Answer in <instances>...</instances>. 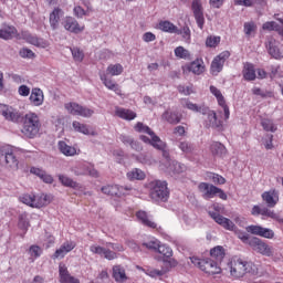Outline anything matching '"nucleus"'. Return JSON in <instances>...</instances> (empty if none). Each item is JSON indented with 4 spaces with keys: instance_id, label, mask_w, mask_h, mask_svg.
Listing matches in <instances>:
<instances>
[{
    "instance_id": "obj_46",
    "label": "nucleus",
    "mask_w": 283,
    "mask_h": 283,
    "mask_svg": "<svg viewBox=\"0 0 283 283\" xmlns=\"http://www.w3.org/2000/svg\"><path fill=\"white\" fill-rule=\"evenodd\" d=\"M137 270L143 271V273H145L149 277H163V275H165V271H163V270H156V269H146L145 270L140 265H137Z\"/></svg>"
},
{
    "instance_id": "obj_19",
    "label": "nucleus",
    "mask_w": 283,
    "mask_h": 283,
    "mask_svg": "<svg viewBox=\"0 0 283 283\" xmlns=\"http://www.w3.org/2000/svg\"><path fill=\"white\" fill-rule=\"evenodd\" d=\"M62 25L67 32H72L73 34H81V32L85 30V27L78 24V21L73 17H66L63 20Z\"/></svg>"
},
{
    "instance_id": "obj_21",
    "label": "nucleus",
    "mask_w": 283,
    "mask_h": 283,
    "mask_svg": "<svg viewBox=\"0 0 283 283\" xmlns=\"http://www.w3.org/2000/svg\"><path fill=\"white\" fill-rule=\"evenodd\" d=\"M74 249H76V242L74 241H66L64 242L53 254V260H61L63 258H65V255H67V253H70V251H74Z\"/></svg>"
},
{
    "instance_id": "obj_64",
    "label": "nucleus",
    "mask_w": 283,
    "mask_h": 283,
    "mask_svg": "<svg viewBox=\"0 0 283 283\" xmlns=\"http://www.w3.org/2000/svg\"><path fill=\"white\" fill-rule=\"evenodd\" d=\"M20 96H30V87L28 85H21L18 88Z\"/></svg>"
},
{
    "instance_id": "obj_55",
    "label": "nucleus",
    "mask_w": 283,
    "mask_h": 283,
    "mask_svg": "<svg viewBox=\"0 0 283 283\" xmlns=\"http://www.w3.org/2000/svg\"><path fill=\"white\" fill-rule=\"evenodd\" d=\"M136 159L138 163H142V165H154V163H156V160H154V158L147 154H140L136 157Z\"/></svg>"
},
{
    "instance_id": "obj_51",
    "label": "nucleus",
    "mask_w": 283,
    "mask_h": 283,
    "mask_svg": "<svg viewBox=\"0 0 283 283\" xmlns=\"http://www.w3.org/2000/svg\"><path fill=\"white\" fill-rule=\"evenodd\" d=\"M19 227L22 229V231H28V228L30 227V219L28 212H22L19 214Z\"/></svg>"
},
{
    "instance_id": "obj_53",
    "label": "nucleus",
    "mask_w": 283,
    "mask_h": 283,
    "mask_svg": "<svg viewBox=\"0 0 283 283\" xmlns=\"http://www.w3.org/2000/svg\"><path fill=\"white\" fill-rule=\"evenodd\" d=\"M255 3H264L262 0H234V6H242L243 8H253Z\"/></svg>"
},
{
    "instance_id": "obj_15",
    "label": "nucleus",
    "mask_w": 283,
    "mask_h": 283,
    "mask_svg": "<svg viewBox=\"0 0 283 283\" xmlns=\"http://www.w3.org/2000/svg\"><path fill=\"white\" fill-rule=\"evenodd\" d=\"M245 231L248 233H251L252 235L265 238L266 240H273L275 238V232L273 230H271L270 228H264L262 226L251 224L245 228Z\"/></svg>"
},
{
    "instance_id": "obj_11",
    "label": "nucleus",
    "mask_w": 283,
    "mask_h": 283,
    "mask_svg": "<svg viewBox=\"0 0 283 283\" xmlns=\"http://www.w3.org/2000/svg\"><path fill=\"white\" fill-rule=\"evenodd\" d=\"M249 245L253 251L260 253L261 255H265V258H272L273 255V248L266 242L262 241L260 238L253 237L249 240Z\"/></svg>"
},
{
    "instance_id": "obj_50",
    "label": "nucleus",
    "mask_w": 283,
    "mask_h": 283,
    "mask_svg": "<svg viewBox=\"0 0 283 283\" xmlns=\"http://www.w3.org/2000/svg\"><path fill=\"white\" fill-rule=\"evenodd\" d=\"M128 180H145V171L134 168L127 172Z\"/></svg>"
},
{
    "instance_id": "obj_4",
    "label": "nucleus",
    "mask_w": 283,
    "mask_h": 283,
    "mask_svg": "<svg viewBox=\"0 0 283 283\" xmlns=\"http://www.w3.org/2000/svg\"><path fill=\"white\" fill-rule=\"evenodd\" d=\"M210 218H212V220H214V222H217V224H220V227H222L227 231H234V233H235L237 238H239V240H242V242H248V244H249V240H250L249 234L247 232H242V231L238 230V227H235V223H233V221H231V219L226 218L218 212H210Z\"/></svg>"
},
{
    "instance_id": "obj_32",
    "label": "nucleus",
    "mask_w": 283,
    "mask_h": 283,
    "mask_svg": "<svg viewBox=\"0 0 283 283\" xmlns=\"http://www.w3.org/2000/svg\"><path fill=\"white\" fill-rule=\"evenodd\" d=\"M281 24H277L275 21H269L263 23V30L275 31L280 34V36H283V19H277Z\"/></svg>"
},
{
    "instance_id": "obj_37",
    "label": "nucleus",
    "mask_w": 283,
    "mask_h": 283,
    "mask_svg": "<svg viewBox=\"0 0 283 283\" xmlns=\"http://www.w3.org/2000/svg\"><path fill=\"white\" fill-rule=\"evenodd\" d=\"M61 17H63V10L55 8L50 14V25L52 30H56L59 28V21H61Z\"/></svg>"
},
{
    "instance_id": "obj_60",
    "label": "nucleus",
    "mask_w": 283,
    "mask_h": 283,
    "mask_svg": "<svg viewBox=\"0 0 283 283\" xmlns=\"http://www.w3.org/2000/svg\"><path fill=\"white\" fill-rule=\"evenodd\" d=\"M252 94H254V96H261V98H266V96H271V93H266L262 91L260 87H253Z\"/></svg>"
},
{
    "instance_id": "obj_10",
    "label": "nucleus",
    "mask_w": 283,
    "mask_h": 283,
    "mask_svg": "<svg viewBox=\"0 0 283 283\" xmlns=\"http://www.w3.org/2000/svg\"><path fill=\"white\" fill-rule=\"evenodd\" d=\"M64 107L69 114H72V116H81L82 118H92V116H94V109L87 106H81L74 102L66 103Z\"/></svg>"
},
{
    "instance_id": "obj_29",
    "label": "nucleus",
    "mask_w": 283,
    "mask_h": 283,
    "mask_svg": "<svg viewBox=\"0 0 283 283\" xmlns=\"http://www.w3.org/2000/svg\"><path fill=\"white\" fill-rule=\"evenodd\" d=\"M30 171L33 174V176H38V178L43 180L46 185H52L54 182V178L41 168L32 167Z\"/></svg>"
},
{
    "instance_id": "obj_12",
    "label": "nucleus",
    "mask_w": 283,
    "mask_h": 283,
    "mask_svg": "<svg viewBox=\"0 0 283 283\" xmlns=\"http://www.w3.org/2000/svg\"><path fill=\"white\" fill-rule=\"evenodd\" d=\"M0 115L9 123H19L22 116L19 109L7 104H0Z\"/></svg>"
},
{
    "instance_id": "obj_39",
    "label": "nucleus",
    "mask_w": 283,
    "mask_h": 283,
    "mask_svg": "<svg viewBox=\"0 0 283 283\" xmlns=\"http://www.w3.org/2000/svg\"><path fill=\"white\" fill-rule=\"evenodd\" d=\"M27 41L28 43H30L31 45H34L35 48L45 49L50 45V43L46 40H44L43 38H38L35 35H28Z\"/></svg>"
},
{
    "instance_id": "obj_33",
    "label": "nucleus",
    "mask_w": 283,
    "mask_h": 283,
    "mask_svg": "<svg viewBox=\"0 0 283 283\" xmlns=\"http://www.w3.org/2000/svg\"><path fill=\"white\" fill-rule=\"evenodd\" d=\"M115 114L118 118H123V120H134L136 118V113L127 108L117 107Z\"/></svg>"
},
{
    "instance_id": "obj_34",
    "label": "nucleus",
    "mask_w": 283,
    "mask_h": 283,
    "mask_svg": "<svg viewBox=\"0 0 283 283\" xmlns=\"http://www.w3.org/2000/svg\"><path fill=\"white\" fill-rule=\"evenodd\" d=\"M57 147L63 156L72 157L76 156V148L67 145L64 140L59 142Z\"/></svg>"
},
{
    "instance_id": "obj_42",
    "label": "nucleus",
    "mask_w": 283,
    "mask_h": 283,
    "mask_svg": "<svg viewBox=\"0 0 283 283\" xmlns=\"http://www.w3.org/2000/svg\"><path fill=\"white\" fill-rule=\"evenodd\" d=\"M127 191H133V189L129 187L118 185L111 186V196H127Z\"/></svg>"
},
{
    "instance_id": "obj_59",
    "label": "nucleus",
    "mask_w": 283,
    "mask_h": 283,
    "mask_svg": "<svg viewBox=\"0 0 283 283\" xmlns=\"http://www.w3.org/2000/svg\"><path fill=\"white\" fill-rule=\"evenodd\" d=\"M22 59H34V52L28 48H23L19 52Z\"/></svg>"
},
{
    "instance_id": "obj_61",
    "label": "nucleus",
    "mask_w": 283,
    "mask_h": 283,
    "mask_svg": "<svg viewBox=\"0 0 283 283\" xmlns=\"http://www.w3.org/2000/svg\"><path fill=\"white\" fill-rule=\"evenodd\" d=\"M74 15L77 17V19H83L85 14H87L86 11L83 10L81 6H77L73 9Z\"/></svg>"
},
{
    "instance_id": "obj_14",
    "label": "nucleus",
    "mask_w": 283,
    "mask_h": 283,
    "mask_svg": "<svg viewBox=\"0 0 283 283\" xmlns=\"http://www.w3.org/2000/svg\"><path fill=\"white\" fill-rule=\"evenodd\" d=\"M229 56H231V53L229 51H223L212 60L210 72L213 76H218V74L222 72L224 63L227 62Z\"/></svg>"
},
{
    "instance_id": "obj_58",
    "label": "nucleus",
    "mask_w": 283,
    "mask_h": 283,
    "mask_svg": "<svg viewBox=\"0 0 283 283\" xmlns=\"http://www.w3.org/2000/svg\"><path fill=\"white\" fill-rule=\"evenodd\" d=\"M209 178L214 185H224L227 182V179L218 174L210 172Z\"/></svg>"
},
{
    "instance_id": "obj_31",
    "label": "nucleus",
    "mask_w": 283,
    "mask_h": 283,
    "mask_svg": "<svg viewBox=\"0 0 283 283\" xmlns=\"http://www.w3.org/2000/svg\"><path fill=\"white\" fill-rule=\"evenodd\" d=\"M72 127L74 132H78V134H84V136H96V132L90 130V126L86 124H81V122L74 120L72 123Z\"/></svg>"
},
{
    "instance_id": "obj_36",
    "label": "nucleus",
    "mask_w": 283,
    "mask_h": 283,
    "mask_svg": "<svg viewBox=\"0 0 283 283\" xmlns=\"http://www.w3.org/2000/svg\"><path fill=\"white\" fill-rule=\"evenodd\" d=\"M27 255H29V262H36L40 255H43V249L39 245H31L27 250Z\"/></svg>"
},
{
    "instance_id": "obj_20",
    "label": "nucleus",
    "mask_w": 283,
    "mask_h": 283,
    "mask_svg": "<svg viewBox=\"0 0 283 283\" xmlns=\"http://www.w3.org/2000/svg\"><path fill=\"white\" fill-rule=\"evenodd\" d=\"M210 93L213 94V96L217 98L218 105L222 107L226 120H229V116L231 115V113L229 111V106H227V102L224 101L222 92H220L218 87L211 85Z\"/></svg>"
},
{
    "instance_id": "obj_47",
    "label": "nucleus",
    "mask_w": 283,
    "mask_h": 283,
    "mask_svg": "<svg viewBox=\"0 0 283 283\" xmlns=\"http://www.w3.org/2000/svg\"><path fill=\"white\" fill-rule=\"evenodd\" d=\"M175 56L177 59H182L184 61H189L191 59V53L185 46H177L175 49Z\"/></svg>"
},
{
    "instance_id": "obj_41",
    "label": "nucleus",
    "mask_w": 283,
    "mask_h": 283,
    "mask_svg": "<svg viewBox=\"0 0 283 283\" xmlns=\"http://www.w3.org/2000/svg\"><path fill=\"white\" fill-rule=\"evenodd\" d=\"M159 30H161V32H168V34H176L178 27L169 21H161L159 22Z\"/></svg>"
},
{
    "instance_id": "obj_1",
    "label": "nucleus",
    "mask_w": 283,
    "mask_h": 283,
    "mask_svg": "<svg viewBox=\"0 0 283 283\" xmlns=\"http://www.w3.org/2000/svg\"><path fill=\"white\" fill-rule=\"evenodd\" d=\"M135 130L138 132L139 134H148L149 137L142 135L140 140L143 143H146L147 145H151L155 149H158L159 151H163L164 156V161L161 163L160 167L166 174H169V176H180L187 167L184 164H180L176 160H171L169 157V153L167 151V143L163 142L149 126L143 124V123H137L135 125Z\"/></svg>"
},
{
    "instance_id": "obj_17",
    "label": "nucleus",
    "mask_w": 283,
    "mask_h": 283,
    "mask_svg": "<svg viewBox=\"0 0 283 283\" xmlns=\"http://www.w3.org/2000/svg\"><path fill=\"white\" fill-rule=\"evenodd\" d=\"M191 10L196 19L198 28H205V11L202 9V0H192Z\"/></svg>"
},
{
    "instance_id": "obj_30",
    "label": "nucleus",
    "mask_w": 283,
    "mask_h": 283,
    "mask_svg": "<svg viewBox=\"0 0 283 283\" xmlns=\"http://www.w3.org/2000/svg\"><path fill=\"white\" fill-rule=\"evenodd\" d=\"M136 218L139 222H142V224H144V227H149V229H156V227H158V224L151 220V217H149L147 212L143 210H139L136 213Z\"/></svg>"
},
{
    "instance_id": "obj_26",
    "label": "nucleus",
    "mask_w": 283,
    "mask_h": 283,
    "mask_svg": "<svg viewBox=\"0 0 283 283\" xmlns=\"http://www.w3.org/2000/svg\"><path fill=\"white\" fill-rule=\"evenodd\" d=\"M19 32L17 31V28L12 25L4 24L0 29V39H3L4 41H10L11 39H14V36H18Z\"/></svg>"
},
{
    "instance_id": "obj_3",
    "label": "nucleus",
    "mask_w": 283,
    "mask_h": 283,
    "mask_svg": "<svg viewBox=\"0 0 283 283\" xmlns=\"http://www.w3.org/2000/svg\"><path fill=\"white\" fill-rule=\"evenodd\" d=\"M253 263L248 262L241 258L234 256L228 262L226 271H229L230 275L235 279L244 277L247 273H251Z\"/></svg>"
},
{
    "instance_id": "obj_40",
    "label": "nucleus",
    "mask_w": 283,
    "mask_h": 283,
    "mask_svg": "<svg viewBox=\"0 0 283 283\" xmlns=\"http://www.w3.org/2000/svg\"><path fill=\"white\" fill-rule=\"evenodd\" d=\"M243 78L245 81H255V67L251 63H245L243 67Z\"/></svg>"
},
{
    "instance_id": "obj_23",
    "label": "nucleus",
    "mask_w": 283,
    "mask_h": 283,
    "mask_svg": "<svg viewBox=\"0 0 283 283\" xmlns=\"http://www.w3.org/2000/svg\"><path fill=\"white\" fill-rule=\"evenodd\" d=\"M99 78L107 90H111V92H115L117 96H120V86L116 82H114V80L107 77V73L99 72Z\"/></svg>"
},
{
    "instance_id": "obj_27",
    "label": "nucleus",
    "mask_w": 283,
    "mask_h": 283,
    "mask_svg": "<svg viewBox=\"0 0 283 283\" xmlns=\"http://www.w3.org/2000/svg\"><path fill=\"white\" fill-rule=\"evenodd\" d=\"M60 282L61 283H81L78 279L71 276L67 268L63 264L59 265Z\"/></svg>"
},
{
    "instance_id": "obj_44",
    "label": "nucleus",
    "mask_w": 283,
    "mask_h": 283,
    "mask_svg": "<svg viewBox=\"0 0 283 283\" xmlns=\"http://www.w3.org/2000/svg\"><path fill=\"white\" fill-rule=\"evenodd\" d=\"M59 180L64 187H71L72 189H81V185H78V182L73 181L72 178L65 175H60Z\"/></svg>"
},
{
    "instance_id": "obj_54",
    "label": "nucleus",
    "mask_w": 283,
    "mask_h": 283,
    "mask_svg": "<svg viewBox=\"0 0 283 283\" xmlns=\"http://www.w3.org/2000/svg\"><path fill=\"white\" fill-rule=\"evenodd\" d=\"M157 253H160V255H164V258H171V255H174V251L169 248V245L161 243H159V247L157 248Z\"/></svg>"
},
{
    "instance_id": "obj_57",
    "label": "nucleus",
    "mask_w": 283,
    "mask_h": 283,
    "mask_svg": "<svg viewBox=\"0 0 283 283\" xmlns=\"http://www.w3.org/2000/svg\"><path fill=\"white\" fill-rule=\"evenodd\" d=\"M71 53H72L74 61H76L77 63H81V61H83V59H85V54H83V51H81V49H78V48H72Z\"/></svg>"
},
{
    "instance_id": "obj_35",
    "label": "nucleus",
    "mask_w": 283,
    "mask_h": 283,
    "mask_svg": "<svg viewBox=\"0 0 283 283\" xmlns=\"http://www.w3.org/2000/svg\"><path fill=\"white\" fill-rule=\"evenodd\" d=\"M113 277L115 282H127V274L125 273V269L120 265L113 266Z\"/></svg>"
},
{
    "instance_id": "obj_13",
    "label": "nucleus",
    "mask_w": 283,
    "mask_h": 283,
    "mask_svg": "<svg viewBox=\"0 0 283 283\" xmlns=\"http://www.w3.org/2000/svg\"><path fill=\"white\" fill-rule=\"evenodd\" d=\"M0 164L6 165V167H10L11 169H18L19 159L14 156V153L9 148L0 149Z\"/></svg>"
},
{
    "instance_id": "obj_22",
    "label": "nucleus",
    "mask_w": 283,
    "mask_h": 283,
    "mask_svg": "<svg viewBox=\"0 0 283 283\" xmlns=\"http://www.w3.org/2000/svg\"><path fill=\"white\" fill-rule=\"evenodd\" d=\"M261 198L270 209H273L280 202V193L275 190L264 191Z\"/></svg>"
},
{
    "instance_id": "obj_9",
    "label": "nucleus",
    "mask_w": 283,
    "mask_h": 283,
    "mask_svg": "<svg viewBox=\"0 0 283 283\" xmlns=\"http://www.w3.org/2000/svg\"><path fill=\"white\" fill-rule=\"evenodd\" d=\"M198 189L200 193H202L205 200H211V198H216V196H218L221 200H227V193L224 192V190L211 184L201 182L199 184Z\"/></svg>"
},
{
    "instance_id": "obj_5",
    "label": "nucleus",
    "mask_w": 283,
    "mask_h": 283,
    "mask_svg": "<svg viewBox=\"0 0 283 283\" xmlns=\"http://www.w3.org/2000/svg\"><path fill=\"white\" fill-rule=\"evenodd\" d=\"M41 130V120L36 113H28L23 119L22 134L27 138H36L39 132Z\"/></svg>"
},
{
    "instance_id": "obj_7",
    "label": "nucleus",
    "mask_w": 283,
    "mask_h": 283,
    "mask_svg": "<svg viewBox=\"0 0 283 283\" xmlns=\"http://www.w3.org/2000/svg\"><path fill=\"white\" fill-rule=\"evenodd\" d=\"M149 195L155 202H167L169 199V189L167 181L153 180L148 184Z\"/></svg>"
},
{
    "instance_id": "obj_56",
    "label": "nucleus",
    "mask_w": 283,
    "mask_h": 283,
    "mask_svg": "<svg viewBox=\"0 0 283 283\" xmlns=\"http://www.w3.org/2000/svg\"><path fill=\"white\" fill-rule=\"evenodd\" d=\"M220 45V36L210 35L206 39L207 48H218Z\"/></svg>"
},
{
    "instance_id": "obj_2",
    "label": "nucleus",
    "mask_w": 283,
    "mask_h": 283,
    "mask_svg": "<svg viewBox=\"0 0 283 283\" xmlns=\"http://www.w3.org/2000/svg\"><path fill=\"white\" fill-rule=\"evenodd\" d=\"M181 105L190 112H195L196 114H202L203 116H207V118L203 122V125L205 127H207V129H217V132H222V122L218 119L216 111L209 109V107L205 104L198 105L189 99H184L181 102Z\"/></svg>"
},
{
    "instance_id": "obj_45",
    "label": "nucleus",
    "mask_w": 283,
    "mask_h": 283,
    "mask_svg": "<svg viewBox=\"0 0 283 283\" xmlns=\"http://www.w3.org/2000/svg\"><path fill=\"white\" fill-rule=\"evenodd\" d=\"M210 255L211 258H214V260H217L218 262H222V260H224V248H222L221 245H218L213 249L210 250Z\"/></svg>"
},
{
    "instance_id": "obj_28",
    "label": "nucleus",
    "mask_w": 283,
    "mask_h": 283,
    "mask_svg": "<svg viewBox=\"0 0 283 283\" xmlns=\"http://www.w3.org/2000/svg\"><path fill=\"white\" fill-rule=\"evenodd\" d=\"M210 151L212 156H216L217 158H224V156H227V147L220 142H212L210 144Z\"/></svg>"
},
{
    "instance_id": "obj_8",
    "label": "nucleus",
    "mask_w": 283,
    "mask_h": 283,
    "mask_svg": "<svg viewBox=\"0 0 283 283\" xmlns=\"http://www.w3.org/2000/svg\"><path fill=\"white\" fill-rule=\"evenodd\" d=\"M190 261L195 266H198L203 273L208 275H218L222 273V268L218 265L217 261L212 259H198V256H191Z\"/></svg>"
},
{
    "instance_id": "obj_24",
    "label": "nucleus",
    "mask_w": 283,
    "mask_h": 283,
    "mask_svg": "<svg viewBox=\"0 0 283 283\" xmlns=\"http://www.w3.org/2000/svg\"><path fill=\"white\" fill-rule=\"evenodd\" d=\"M29 101L34 105V107H41L45 101V95L41 88L35 87L32 88Z\"/></svg>"
},
{
    "instance_id": "obj_6",
    "label": "nucleus",
    "mask_w": 283,
    "mask_h": 283,
    "mask_svg": "<svg viewBox=\"0 0 283 283\" xmlns=\"http://www.w3.org/2000/svg\"><path fill=\"white\" fill-rule=\"evenodd\" d=\"M20 202L27 205V207H32L33 209H41L42 207H48L52 202V197L45 193H24L19 197Z\"/></svg>"
},
{
    "instance_id": "obj_52",
    "label": "nucleus",
    "mask_w": 283,
    "mask_h": 283,
    "mask_svg": "<svg viewBox=\"0 0 283 283\" xmlns=\"http://www.w3.org/2000/svg\"><path fill=\"white\" fill-rule=\"evenodd\" d=\"M178 147L182 151V154H193V151L196 150L193 144L189 142H180L178 144Z\"/></svg>"
},
{
    "instance_id": "obj_25",
    "label": "nucleus",
    "mask_w": 283,
    "mask_h": 283,
    "mask_svg": "<svg viewBox=\"0 0 283 283\" xmlns=\"http://www.w3.org/2000/svg\"><path fill=\"white\" fill-rule=\"evenodd\" d=\"M268 52L273 59H283L282 51H280V42L273 38L268 42Z\"/></svg>"
},
{
    "instance_id": "obj_16",
    "label": "nucleus",
    "mask_w": 283,
    "mask_h": 283,
    "mask_svg": "<svg viewBox=\"0 0 283 283\" xmlns=\"http://www.w3.org/2000/svg\"><path fill=\"white\" fill-rule=\"evenodd\" d=\"M181 70L184 74H189V72H191L196 76H200V74H205V61H202V59H196L195 61L185 64Z\"/></svg>"
},
{
    "instance_id": "obj_38",
    "label": "nucleus",
    "mask_w": 283,
    "mask_h": 283,
    "mask_svg": "<svg viewBox=\"0 0 283 283\" xmlns=\"http://www.w3.org/2000/svg\"><path fill=\"white\" fill-rule=\"evenodd\" d=\"M163 119L167 120V123H170V125H178V123H180L182 119V116L176 112L166 111L163 114Z\"/></svg>"
},
{
    "instance_id": "obj_63",
    "label": "nucleus",
    "mask_w": 283,
    "mask_h": 283,
    "mask_svg": "<svg viewBox=\"0 0 283 283\" xmlns=\"http://www.w3.org/2000/svg\"><path fill=\"white\" fill-rule=\"evenodd\" d=\"M156 39V34L151 32H146L143 34V41L145 43H151Z\"/></svg>"
},
{
    "instance_id": "obj_49",
    "label": "nucleus",
    "mask_w": 283,
    "mask_h": 283,
    "mask_svg": "<svg viewBox=\"0 0 283 283\" xmlns=\"http://www.w3.org/2000/svg\"><path fill=\"white\" fill-rule=\"evenodd\" d=\"M175 34L181 36L185 43H191V30L189 27H184L181 29L177 28V32H175Z\"/></svg>"
},
{
    "instance_id": "obj_43",
    "label": "nucleus",
    "mask_w": 283,
    "mask_h": 283,
    "mask_svg": "<svg viewBox=\"0 0 283 283\" xmlns=\"http://www.w3.org/2000/svg\"><path fill=\"white\" fill-rule=\"evenodd\" d=\"M261 126L263 127L264 132H271L272 134H275V132H277V125L275 124V122H273V119H261Z\"/></svg>"
},
{
    "instance_id": "obj_18",
    "label": "nucleus",
    "mask_w": 283,
    "mask_h": 283,
    "mask_svg": "<svg viewBox=\"0 0 283 283\" xmlns=\"http://www.w3.org/2000/svg\"><path fill=\"white\" fill-rule=\"evenodd\" d=\"M90 251L91 253H93V255H99V258H105V260H116V258H118V254L115 251H112L98 244H92L90 247Z\"/></svg>"
},
{
    "instance_id": "obj_62",
    "label": "nucleus",
    "mask_w": 283,
    "mask_h": 283,
    "mask_svg": "<svg viewBox=\"0 0 283 283\" xmlns=\"http://www.w3.org/2000/svg\"><path fill=\"white\" fill-rule=\"evenodd\" d=\"M270 218L272 220H275V222H279V224H283V217L280 214V212H275V210H272Z\"/></svg>"
},
{
    "instance_id": "obj_48",
    "label": "nucleus",
    "mask_w": 283,
    "mask_h": 283,
    "mask_svg": "<svg viewBox=\"0 0 283 283\" xmlns=\"http://www.w3.org/2000/svg\"><path fill=\"white\" fill-rule=\"evenodd\" d=\"M124 67L120 64H109L106 69V73L111 76H120L123 74Z\"/></svg>"
}]
</instances>
